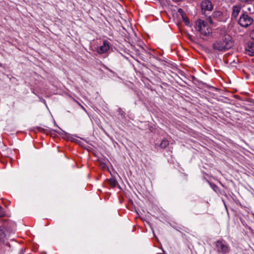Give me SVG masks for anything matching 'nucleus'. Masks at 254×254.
Returning a JSON list of instances; mask_svg holds the SVG:
<instances>
[{
  "label": "nucleus",
  "mask_w": 254,
  "mask_h": 254,
  "mask_svg": "<svg viewBox=\"0 0 254 254\" xmlns=\"http://www.w3.org/2000/svg\"><path fill=\"white\" fill-rule=\"evenodd\" d=\"M181 16H182V17L183 20L184 19H185V17H187V15H186V13H184L182 14V15Z\"/></svg>",
  "instance_id": "412c9836"
},
{
  "label": "nucleus",
  "mask_w": 254,
  "mask_h": 254,
  "mask_svg": "<svg viewBox=\"0 0 254 254\" xmlns=\"http://www.w3.org/2000/svg\"><path fill=\"white\" fill-rule=\"evenodd\" d=\"M213 9V5L212 2L210 0H207V10L211 11Z\"/></svg>",
  "instance_id": "dca6fc26"
},
{
  "label": "nucleus",
  "mask_w": 254,
  "mask_h": 254,
  "mask_svg": "<svg viewBox=\"0 0 254 254\" xmlns=\"http://www.w3.org/2000/svg\"><path fill=\"white\" fill-rule=\"evenodd\" d=\"M215 188L217 189V187L215 186H214V187L213 188V190L216 191V190H215Z\"/></svg>",
  "instance_id": "5701e85b"
},
{
  "label": "nucleus",
  "mask_w": 254,
  "mask_h": 254,
  "mask_svg": "<svg viewBox=\"0 0 254 254\" xmlns=\"http://www.w3.org/2000/svg\"><path fill=\"white\" fill-rule=\"evenodd\" d=\"M178 12H179V13H180L181 15H182V14H183V13H185V12H184L183 10L182 9H181V8H179V9H178Z\"/></svg>",
  "instance_id": "aec40b11"
},
{
  "label": "nucleus",
  "mask_w": 254,
  "mask_h": 254,
  "mask_svg": "<svg viewBox=\"0 0 254 254\" xmlns=\"http://www.w3.org/2000/svg\"><path fill=\"white\" fill-rule=\"evenodd\" d=\"M110 48V43L107 40L103 41V45L97 48V52L99 54H104L107 52Z\"/></svg>",
  "instance_id": "6e6552de"
},
{
  "label": "nucleus",
  "mask_w": 254,
  "mask_h": 254,
  "mask_svg": "<svg viewBox=\"0 0 254 254\" xmlns=\"http://www.w3.org/2000/svg\"><path fill=\"white\" fill-rule=\"evenodd\" d=\"M11 231L8 230L6 228H2L0 229V239L1 241H4L5 238H7L10 237Z\"/></svg>",
  "instance_id": "1a4fd4ad"
},
{
  "label": "nucleus",
  "mask_w": 254,
  "mask_h": 254,
  "mask_svg": "<svg viewBox=\"0 0 254 254\" xmlns=\"http://www.w3.org/2000/svg\"><path fill=\"white\" fill-rule=\"evenodd\" d=\"M216 249L218 252L222 254H226L229 253L230 248L223 241L218 240L216 242Z\"/></svg>",
  "instance_id": "20e7f679"
},
{
  "label": "nucleus",
  "mask_w": 254,
  "mask_h": 254,
  "mask_svg": "<svg viewBox=\"0 0 254 254\" xmlns=\"http://www.w3.org/2000/svg\"><path fill=\"white\" fill-rule=\"evenodd\" d=\"M5 213L4 212L3 210V208L0 206V217H2L3 216H4Z\"/></svg>",
  "instance_id": "a211bd4d"
},
{
  "label": "nucleus",
  "mask_w": 254,
  "mask_h": 254,
  "mask_svg": "<svg viewBox=\"0 0 254 254\" xmlns=\"http://www.w3.org/2000/svg\"><path fill=\"white\" fill-rule=\"evenodd\" d=\"M202 13L205 14L206 11V0H203L201 4Z\"/></svg>",
  "instance_id": "2eb2a0df"
},
{
  "label": "nucleus",
  "mask_w": 254,
  "mask_h": 254,
  "mask_svg": "<svg viewBox=\"0 0 254 254\" xmlns=\"http://www.w3.org/2000/svg\"><path fill=\"white\" fill-rule=\"evenodd\" d=\"M213 19H214L212 18V17H210V16H209L208 17H207V23H209L210 25L215 27L217 25V23L215 22L213 20Z\"/></svg>",
  "instance_id": "ddd939ff"
},
{
  "label": "nucleus",
  "mask_w": 254,
  "mask_h": 254,
  "mask_svg": "<svg viewBox=\"0 0 254 254\" xmlns=\"http://www.w3.org/2000/svg\"><path fill=\"white\" fill-rule=\"evenodd\" d=\"M219 89L212 85L207 84V96L213 99H216L218 97Z\"/></svg>",
  "instance_id": "39448f33"
},
{
  "label": "nucleus",
  "mask_w": 254,
  "mask_h": 254,
  "mask_svg": "<svg viewBox=\"0 0 254 254\" xmlns=\"http://www.w3.org/2000/svg\"><path fill=\"white\" fill-rule=\"evenodd\" d=\"M241 6L240 5H236L233 6L232 13L231 15V19L232 20H236L237 17L241 11Z\"/></svg>",
  "instance_id": "9d476101"
},
{
  "label": "nucleus",
  "mask_w": 254,
  "mask_h": 254,
  "mask_svg": "<svg viewBox=\"0 0 254 254\" xmlns=\"http://www.w3.org/2000/svg\"><path fill=\"white\" fill-rule=\"evenodd\" d=\"M194 28L199 33V36L204 40L206 36V23L205 21L198 19L195 22Z\"/></svg>",
  "instance_id": "f03ea898"
},
{
  "label": "nucleus",
  "mask_w": 254,
  "mask_h": 254,
  "mask_svg": "<svg viewBox=\"0 0 254 254\" xmlns=\"http://www.w3.org/2000/svg\"><path fill=\"white\" fill-rule=\"evenodd\" d=\"M233 46L232 37L229 35H225L222 40L216 41L213 48L216 50L222 51L231 49Z\"/></svg>",
  "instance_id": "f257e3e1"
},
{
  "label": "nucleus",
  "mask_w": 254,
  "mask_h": 254,
  "mask_svg": "<svg viewBox=\"0 0 254 254\" xmlns=\"http://www.w3.org/2000/svg\"><path fill=\"white\" fill-rule=\"evenodd\" d=\"M169 141L167 139H164L162 140L160 147L162 148H165L169 145Z\"/></svg>",
  "instance_id": "f8f14e48"
},
{
  "label": "nucleus",
  "mask_w": 254,
  "mask_h": 254,
  "mask_svg": "<svg viewBox=\"0 0 254 254\" xmlns=\"http://www.w3.org/2000/svg\"><path fill=\"white\" fill-rule=\"evenodd\" d=\"M210 16L216 21H221L223 19V13L220 11H215Z\"/></svg>",
  "instance_id": "9b49d317"
},
{
  "label": "nucleus",
  "mask_w": 254,
  "mask_h": 254,
  "mask_svg": "<svg viewBox=\"0 0 254 254\" xmlns=\"http://www.w3.org/2000/svg\"><path fill=\"white\" fill-rule=\"evenodd\" d=\"M183 21L185 22L186 25L191 26L190 24V21L188 17H185V19H183Z\"/></svg>",
  "instance_id": "f3484780"
},
{
  "label": "nucleus",
  "mask_w": 254,
  "mask_h": 254,
  "mask_svg": "<svg viewBox=\"0 0 254 254\" xmlns=\"http://www.w3.org/2000/svg\"><path fill=\"white\" fill-rule=\"evenodd\" d=\"M254 22L253 18L247 12L243 11L238 21V24L242 27L247 28Z\"/></svg>",
  "instance_id": "7ed1b4c3"
},
{
  "label": "nucleus",
  "mask_w": 254,
  "mask_h": 254,
  "mask_svg": "<svg viewBox=\"0 0 254 254\" xmlns=\"http://www.w3.org/2000/svg\"><path fill=\"white\" fill-rule=\"evenodd\" d=\"M108 182L112 188H115L118 184L117 181L115 179H110L108 180Z\"/></svg>",
  "instance_id": "4468645a"
},
{
  "label": "nucleus",
  "mask_w": 254,
  "mask_h": 254,
  "mask_svg": "<svg viewBox=\"0 0 254 254\" xmlns=\"http://www.w3.org/2000/svg\"><path fill=\"white\" fill-rule=\"evenodd\" d=\"M250 36L252 39V42H254V30L252 31L251 33Z\"/></svg>",
  "instance_id": "6ab92c4d"
},
{
  "label": "nucleus",
  "mask_w": 254,
  "mask_h": 254,
  "mask_svg": "<svg viewBox=\"0 0 254 254\" xmlns=\"http://www.w3.org/2000/svg\"><path fill=\"white\" fill-rule=\"evenodd\" d=\"M245 53L250 56H254V42L249 41L246 43Z\"/></svg>",
  "instance_id": "0eeeda50"
},
{
  "label": "nucleus",
  "mask_w": 254,
  "mask_h": 254,
  "mask_svg": "<svg viewBox=\"0 0 254 254\" xmlns=\"http://www.w3.org/2000/svg\"><path fill=\"white\" fill-rule=\"evenodd\" d=\"M222 28H217L214 29L207 27V38H216L219 35V33Z\"/></svg>",
  "instance_id": "423d86ee"
},
{
  "label": "nucleus",
  "mask_w": 254,
  "mask_h": 254,
  "mask_svg": "<svg viewBox=\"0 0 254 254\" xmlns=\"http://www.w3.org/2000/svg\"><path fill=\"white\" fill-rule=\"evenodd\" d=\"M207 101L208 102H211L213 103V101H212V99L209 98H208V97H207Z\"/></svg>",
  "instance_id": "4be33fe9"
}]
</instances>
